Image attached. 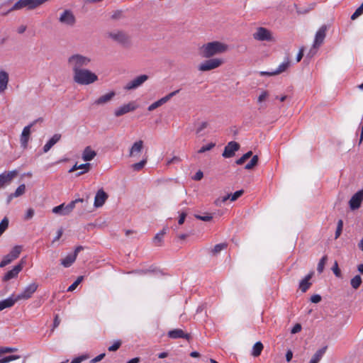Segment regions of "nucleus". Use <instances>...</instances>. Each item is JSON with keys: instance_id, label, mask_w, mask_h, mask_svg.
<instances>
[{"instance_id": "1", "label": "nucleus", "mask_w": 363, "mask_h": 363, "mask_svg": "<svg viewBox=\"0 0 363 363\" xmlns=\"http://www.w3.org/2000/svg\"><path fill=\"white\" fill-rule=\"evenodd\" d=\"M228 45L220 41H213L203 44L200 48V55L204 58H210L216 55L225 52Z\"/></svg>"}, {"instance_id": "2", "label": "nucleus", "mask_w": 363, "mask_h": 363, "mask_svg": "<svg viewBox=\"0 0 363 363\" xmlns=\"http://www.w3.org/2000/svg\"><path fill=\"white\" fill-rule=\"evenodd\" d=\"M91 62V59L81 54H74L67 58V65L72 69V74L84 69Z\"/></svg>"}, {"instance_id": "3", "label": "nucleus", "mask_w": 363, "mask_h": 363, "mask_svg": "<svg viewBox=\"0 0 363 363\" xmlns=\"http://www.w3.org/2000/svg\"><path fill=\"white\" fill-rule=\"evenodd\" d=\"M107 37L123 48H130L133 45L130 35L123 30H115L107 33Z\"/></svg>"}, {"instance_id": "4", "label": "nucleus", "mask_w": 363, "mask_h": 363, "mask_svg": "<svg viewBox=\"0 0 363 363\" xmlns=\"http://www.w3.org/2000/svg\"><path fill=\"white\" fill-rule=\"evenodd\" d=\"M98 80V76L89 69H84L73 74V81L79 85H89Z\"/></svg>"}, {"instance_id": "5", "label": "nucleus", "mask_w": 363, "mask_h": 363, "mask_svg": "<svg viewBox=\"0 0 363 363\" xmlns=\"http://www.w3.org/2000/svg\"><path fill=\"white\" fill-rule=\"evenodd\" d=\"M84 203L85 204H88L89 203V197L86 199H77L74 201H72L67 205L65 203H62L59 206L54 207L52 210V213L55 214H58L61 216H67L69 215L74 208L76 203Z\"/></svg>"}, {"instance_id": "6", "label": "nucleus", "mask_w": 363, "mask_h": 363, "mask_svg": "<svg viewBox=\"0 0 363 363\" xmlns=\"http://www.w3.org/2000/svg\"><path fill=\"white\" fill-rule=\"evenodd\" d=\"M253 38L259 41L274 42L272 33L266 28L258 27L252 34Z\"/></svg>"}, {"instance_id": "7", "label": "nucleus", "mask_w": 363, "mask_h": 363, "mask_svg": "<svg viewBox=\"0 0 363 363\" xmlns=\"http://www.w3.org/2000/svg\"><path fill=\"white\" fill-rule=\"evenodd\" d=\"M22 248L23 247L21 245L14 246L11 252L3 257V259L0 262V267L3 268L10 264L13 260L17 259L22 251Z\"/></svg>"}, {"instance_id": "8", "label": "nucleus", "mask_w": 363, "mask_h": 363, "mask_svg": "<svg viewBox=\"0 0 363 363\" xmlns=\"http://www.w3.org/2000/svg\"><path fill=\"white\" fill-rule=\"evenodd\" d=\"M223 63V60L222 59H209L199 65V70L202 72L209 71L220 67Z\"/></svg>"}, {"instance_id": "9", "label": "nucleus", "mask_w": 363, "mask_h": 363, "mask_svg": "<svg viewBox=\"0 0 363 363\" xmlns=\"http://www.w3.org/2000/svg\"><path fill=\"white\" fill-rule=\"evenodd\" d=\"M59 21L67 26L72 27L76 23V18L71 10H65L59 17Z\"/></svg>"}, {"instance_id": "10", "label": "nucleus", "mask_w": 363, "mask_h": 363, "mask_svg": "<svg viewBox=\"0 0 363 363\" xmlns=\"http://www.w3.org/2000/svg\"><path fill=\"white\" fill-rule=\"evenodd\" d=\"M148 79L149 76L147 74L139 75L134 78L133 80L128 82L124 86V89L127 91L135 89L140 86Z\"/></svg>"}, {"instance_id": "11", "label": "nucleus", "mask_w": 363, "mask_h": 363, "mask_svg": "<svg viewBox=\"0 0 363 363\" xmlns=\"http://www.w3.org/2000/svg\"><path fill=\"white\" fill-rule=\"evenodd\" d=\"M291 65V60L289 59V57H287L284 62H282L277 69H275L274 71H272V72H260V75L262 76H269V77H271V76H274V75H278V74H280L283 72H284L285 71L287 70V69Z\"/></svg>"}, {"instance_id": "12", "label": "nucleus", "mask_w": 363, "mask_h": 363, "mask_svg": "<svg viewBox=\"0 0 363 363\" xmlns=\"http://www.w3.org/2000/svg\"><path fill=\"white\" fill-rule=\"evenodd\" d=\"M24 259H22L20 262L16 265L11 270L5 274L2 278L3 281H8L11 279L17 277L19 272L23 269V264L25 263Z\"/></svg>"}, {"instance_id": "13", "label": "nucleus", "mask_w": 363, "mask_h": 363, "mask_svg": "<svg viewBox=\"0 0 363 363\" xmlns=\"http://www.w3.org/2000/svg\"><path fill=\"white\" fill-rule=\"evenodd\" d=\"M328 30V26L326 25H323L319 30L316 32L313 43V48H317L320 47L326 36V32Z\"/></svg>"}, {"instance_id": "14", "label": "nucleus", "mask_w": 363, "mask_h": 363, "mask_svg": "<svg viewBox=\"0 0 363 363\" xmlns=\"http://www.w3.org/2000/svg\"><path fill=\"white\" fill-rule=\"evenodd\" d=\"M240 145L235 141H231L225 147L222 156L225 158H230L235 155L236 151L240 149Z\"/></svg>"}, {"instance_id": "15", "label": "nucleus", "mask_w": 363, "mask_h": 363, "mask_svg": "<svg viewBox=\"0 0 363 363\" xmlns=\"http://www.w3.org/2000/svg\"><path fill=\"white\" fill-rule=\"evenodd\" d=\"M17 175L16 171L4 172L0 174V189L9 185Z\"/></svg>"}, {"instance_id": "16", "label": "nucleus", "mask_w": 363, "mask_h": 363, "mask_svg": "<svg viewBox=\"0 0 363 363\" xmlns=\"http://www.w3.org/2000/svg\"><path fill=\"white\" fill-rule=\"evenodd\" d=\"M363 201V189L355 193L349 201L350 207L352 210L357 209L360 207Z\"/></svg>"}, {"instance_id": "17", "label": "nucleus", "mask_w": 363, "mask_h": 363, "mask_svg": "<svg viewBox=\"0 0 363 363\" xmlns=\"http://www.w3.org/2000/svg\"><path fill=\"white\" fill-rule=\"evenodd\" d=\"M38 287V284L36 283H32L30 285H28L26 289L23 290V291L16 296L17 299L21 300V299H28L30 298L33 294L35 293Z\"/></svg>"}, {"instance_id": "18", "label": "nucleus", "mask_w": 363, "mask_h": 363, "mask_svg": "<svg viewBox=\"0 0 363 363\" xmlns=\"http://www.w3.org/2000/svg\"><path fill=\"white\" fill-rule=\"evenodd\" d=\"M137 108V106L135 102L131 101L127 104H124L115 110L114 115L116 117L121 116L127 113L133 111Z\"/></svg>"}, {"instance_id": "19", "label": "nucleus", "mask_w": 363, "mask_h": 363, "mask_svg": "<svg viewBox=\"0 0 363 363\" xmlns=\"http://www.w3.org/2000/svg\"><path fill=\"white\" fill-rule=\"evenodd\" d=\"M108 199V194L102 189L97 191L94 198V206L99 208L102 206Z\"/></svg>"}, {"instance_id": "20", "label": "nucleus", "mask_w": 363, "mask_h": 363, "mask_svg": "<svg viewBox=\"0 0 363 363\" xmlns=\"http://www.w3.org/2000/svg\"><path fill=\"white\" fill-rule=\"evenodd\" d=\"M33 126V123L24 127L21 135V145L23 148H26L30 135V128Z\"/></svg>"}, {"instance_id": "21", "label": "nucleus", "mask_w": 363, "mask_h": 363, "mask_svg": "<svg viewBox=\"0 0 363 363\" xmlns=\"http://www.w3.org/2000/svg\"><path fill=\"white\" fill-rule=\"evenodd\" d=\"M168 337L172 339L184 338L187 340L191 339L189 333H185L182 329H174L168 332Z\"/></svg>"}, {"instance_id": "22", "label": "nucleus", "mask_w": 363, "mask_h": 363, "mask_svg": "<svg viewBox=\"0 0 363 363\" xmlns=\"http://www.w3.org/2000/svg\"><path fill=\"white\" fill-rule=\"evenodd\" d=\"M115 96H116V92L114 91H111L99 97L94 102V104H95L96 106L104 105V104L110 102Z\"/></svg>"}, {"instance_id": "23", "label": "nucleus", "mask_w": 363, "mask_h": 363, "mask_svg": "<svg viewBox=\"0 0 363 363\" xmlns=\"http://www.w3.org/2000/svg\"><path fill=\"white\" fill-rule=\"evenodd\" d=\"M314 274L313 272H311L308 275L305 277L299 283V289L302 292H306L311 286V283L309 281Z\"/></svg>"}, {"instance_id": "24", "label": "nucleus", "mask_w": 363, "mask_h": 363, "mask_svg": "<svg viewBox=\"0 0 363 363\" xmlns=\"http://www.w3.org/2000/svg\"><path fill=\"white\" fill-rule=\"evenodd\" d=\"M96 155V152L90 146H86L82 153V160L85 162L92 160Z\"/></svg>"}, {"instance_id": "25", "label": "nucleus", "mask_w": 363, "mask_h": 363, "mask_svg": "<svg viewBox=\"0 0 363 363\" xmlns=\"http://www.w3.org/2000/svg\"><path fill=\"white\" fill-rule=\"evenodd\" d=\"M61 138V135L56 133L44 145L43 147V152H48L51 147L55 145Z\"/></svg>"}, {"instance_id": "26", "label": "nucleus", "mask_w": 363, "mask_h": 363, "mask_svg": "<svg viewBox=\"0 0 363 363\" xmlns=\"http://www.w3.org/2000/svg\"><path fill=\"white\" fill-rule=\"evenodd\" d=\"M9 82V74L5 71L0 72V93L6 88Z\"/></svg>"}, {"instance_id": "27", "label": "nucleus", "mask_w": 363, "mask_h": 363, "mask_svg": "<svg viewBox=\"0 0 363 363\" xmlns=\"http://www.w3.org/2000/svg\"><path fill=\"white\" fill-rule=\"evenodd\" d=\"M18 301V300L17 299L16 296L15 298L11 296L5 300L0 301V311L13 306Z\"/></svg>"}, {"instance_id": "28", "label": "nucleus", "mask_w": 363, "mask_h": 363, "mask_svg": "<svg viewBox=\"0 0 363 363\" xmlns=\"http://www.w3.org/2000/svg\"><path fill=\"white\" fill-rule=\"evenodd\" d=\"M143 148V140H140L134 143L130 150L129 156L130 157L134 156V154L135 152H141Z\"/></svg>"}, {"instance_id": "29", "label": "nucleus", "mask_w": 363, "mask_h": 363, "mask_svg": "<svg viewBox=\"0 0 363 363\" xmlns=\"http://www.w3.org/2000/svg\"><path fill=\"white\" fill-rule=\"evenodd\" d=\"M76 259V255L69 254L65 258L61 259V264L65 267H69Z\"/></svg>"}, {"instance_id": "30", "label": "nucleus", "mask_w": 363, "mask_h": 363, "mask_svg": "<svg viewBox=\"0 0 363 363\" xmlns=\"http://www.w3.org/2000/svg\"><path fill=\"white\" fill-rule=\"evenodd\" d=\"M327 348H328V347L325 346V347H323L322 348L318 350L315 352V353L313 355L311 360H312L316 363H318L320 362V360L321 359V358L323 357V356L324 355V354L325 353Z\"/></svg>"}, {"instance_id": "31", "label": "nucleus", "mask_w": 363, "mask_h": 363, "mask_svg": "<svg viewBox=\"0 0 363 363\" xmlns=\"http://www.w3.org/2000/svg\"><path fill=\"white\" fill-rule=\"evenodd\" d=\"M263 345L261 342H257L253 346L252 354L254 357L259 356L263 350Z\"/></svg>"}, {"instance_id": "32", "label": "nucleus", "mask_w": 363, "mask_h": 363, "mask_svg": "<svg viewBox=\"0 0 363 363\" xmlns=\"http://www.w3.org/2000/svg\"><path fill=\"white\" fill-rule=\"evenodd\" d=\"M362 283L360 275L354 276L350 281V284L354 289H357Z\"/></svg>"}, {"instance_id": "33", "label": "nucleus", "mask_w": 363, "mask_h": 363, "mask_svg": "<svg viewBox=\"0 0 363 363\" xmlns=\"http://www.w3.org/2000/svg\"><path fill=\"white\" fill-rule=\"evenodd\" d=\"M258 162H259L258 156L254 155L252 157L250 162L245 165V169H247V170L253 169L255 166L257 165Z\"/></svg>"}, {"instance_id": "34", "label": "nucleus", "mask_w": 363, "mask_h": 363, "mask_svg": "<svg viewBox=\"0 0 363 363\" xmlns=\"http://www.w3.org/2000/svg\"><path fill=\"white\" fill-rule=\"evenodd\" d=\"M228 247V245L227 243L225 242H223V243H220V244H217L214 246V247L211 250V252L213 254V255H217L218 253H219L221 250H225Z\"/></svg>"}, {"instance_id": "35", "label": "nucleus", "mask_w": 363, "mask_h": 363, "mask_svg": "<svg viewBox=\"0 0 363 363\" xmlns=\"http://www.w3.org/2000/svg\"><path fill=\"white\" fill-rule=\"evenodd\" d=\"M252 156V151H248L247 152H246L245 154H244L240 158H239L238 160H237L235 161V163L238 164V165H241L242 164L245 163V162L248 160L250 157H251Z\"/></svg>"}, {"instance_id": "36", "label": "nucleus", "mask_w": 363, "mask_h": 363, "mask_svg": "<svg viewBox=\"0 0 363 363\" xmlns=\"http://www.w3.org/2000/svg\"><path fill=\"white\" fill-rule=\"evenodd\" d=\"M327 261H328L327 255H324L320 259V260L319 261V262L318 264V267H317V270H318V273L321 274L323 272L324 267H325V265Z\"/></svg>"}, {"instance_id": "37", "label": "nucleus", "mask_w": 363, "mask_h": 363, "mask_svg": "<svg viewBox=\"0 0 363 363\" xmlns=\"http://www.w3.org/2000/svg\"><path fill=\"white\" fill-rule=\"evenodd\" d=\"M90 168H91L90 163L86 162L84 164H79V169H83V171L77 173L76 176L79 177V176L82 175L83 174L88 172L89 171Z\"/></svg>"}, {"instance_id": "38", "label": "nucleus", "mask_w": 363, "mask_h": 363, "mask_svg": "<svg viewBox=\"0 0 363 363\" xmlns=\"http://www.w3.org/2000/svg\"><path fill=\"white\" fill-rule=\"evenodd\" d=\"M208 123L207 121H203L198 124V126L196 129V134L197 135H201V132L206 129L208 126Z\"/></svg>"}, {"instance_id": "39", "label": "nucleus", "mask_w": 363, "mask_h": 363, "mask_svg": "<svg viewBox=\"0 0 363 363\" xmlns=\"http://www.w3.org/2000/svg\"><path fill=\"white\" fill-rule=\"evenodd\" d=\"M146 163H147V157L143 159V160H141L139 162L132 164V168L135 171H140V169H142L144 167V166L145 165Z\"/></svg>"}, {"instance_id": "40", "label": "nucleus", "mask_w": 363, "mask_h": 363, "mask_svg": "<svg viewBox=\"0 0 363 363\" xmlns=\"http://www.w3.org/2000/svg\"><path fill=\"white\" fill-rule=\"evenodd\" d=\"M9 227V219L5 217L0 223V236L5 232Z\"/></svg>"}, {"instance_id": "41", "label": "nucleus", "mask_w": 363, "mask_h": 363, "mask_svg": "<svg viewBox=\"0 0 363 363\" xmlns=\"http://www.w3.org/2000/svg\"><path fill=\"white\" fill-rule=\"evenodd\" d=\"M216 146V143H208V145H204V146H202L199 150H198V153L199 154H201V153H203L206 151H209L211 150H212L214 147Z\"/></svg>"}, {"instance_id": "42", "label": "nucleus", "mask_w": 363, "mask_h": 363, "mask_svg": "<svg viewBox=\"0 0 363 363\" xmlns=\"http://www.w3.org/2000/svg\"><path fill=\"white\" fill-rule=\"evenodd\" d=\"M123 11L122 10H116L113 12L111 16V18L113 21H117L123 18Z\"/></svg>"}, {"instance_id": "43", "label": "nucleus", "mask_w": 363, "mask_h": 363, "mask_svg": "<svg viewBox=\"0 0 363 363\" xmlns=\"http://www.w3.org/2000/svg\"><path fill=\"white\" fill-rule=\"evenodd\" d=\"M167 227H164L159 233H157L154 238V242L160 243L162 237L166 233Z\"/></svg>"}, {"instance_id": "44", "label": "nucleus", "mask_w": 363, "mask_h": 363, "mask_svg": "<svg viewBox=\"0 0 363 363\" xmlns=\"http://www.w3.org/2000/svg\"><path fill=\"white\" fill-rule=\"evenodd\" d=\"M26 191V185L21 184L13 193V196H16L17 197L22 196Z\"/></svg>"}, {"instance_id": "45", "label": "nucleus", "mask_w": 363, "mask_h": 363, "mask_svg": "<svg viewBox=\"0 0 363 363\" xmlns=\"http://www.w3.org/2000/svg\"><path fill=\"white\" fill-rule=\"evenodd\" d=\"M20 358L19 355H9L4 357V358L1 359V363H8L9 362L16 360Z\"/></svg>"}, {"instance_id": "46", "label": "nucleus", "mask_w": 363, "mask_h": 363, "mask_svg": "<svg viewBox=\"0 0 363 363\" xmlns=\"http://www.w3.org/2000/svg\"><path fill=\"white\" fill-rule=\"evenodd\" d=\"M18 350L16 347H0V354L15 352Z\"/></svg>"}, {"instance_id": "47", "label": "nucleus", "mask_w": 363, "mask_h": 363, "mask_svg": "<svg viewBox=\"0 0 363 363\" xmlns=\"http://www.w3.org/2000/svg\"><path fill=\"white\" fill-rule=\"evenodd\" d=\"M195 218L198 220H203V221H210L213 218V216L209 213H206L205 216H200L196 214Z\"/></svg>"}, {"instance_id": "48", "label": "nucleus", "mask_w": 363, "mask_h": 363, "mask_svg": "<svg viewBox=\"0 0 363 363\" xmlns=\"http://www.w3.org/2000/svg\"><path fill=\"white\" fill-rule=\"evenodd\" d=\"M89 358L88 354H82L73 359L71 363H81L82 361L86 360Z\"/></svg>"}, {"instance_id": "49", "label": "nucleus", "mask_w": 363, "mask_h": 363, "mask_svg": "<svg viewBox=\"0 0 363 363\" xmlns=\"http://www.w3.org/2000/svg\"><path fill=\"white\" fill-rule=\"evenodd\" d=\"M121 345V341L117 340L111 346H110L108 347V351L115 352L119 349Z\"/></svg>"}, {"instance_id": "50", "label": "nucleus", "mask_w": 363, "mask_h": 363, "mask_svg": "<svg viewBox=\"0 0 363 363\" xmlns=\"http://www.w3.org/2000/svg\"><path fill=\"white\" fill-rule=\"evenodd\" d=\"M332 270L337 277H341V272L340 269H339L338 264L336 261L335 262L334 265L332 267Z\"/></svg>"}, {"instance_id": "51", "label": "nucleus", "mask_w": 363, "mask_h": 363, "mask_svg": "<svg viewBox=\"0 0 363 363\" xmlns=\"http://www.w3.org/2000/svg\"><path fill=\"white\" fill-rule=\"evenodd\" d=\"M244 193L243 190H239L235 191L233 194H230V200L234 201L241 196Z\"/></svg>"}, {"instance_id": "52", "label": "nucleus", "mask_w": 363, "mask_h": 363, "mask_svg": "<svg viewBox=\"0 0 363 363\" xmlns=\"http://www.w3.org/2000/svg\"><path fill=\"white\" fill-rule=\"evenodd\" d=\"M161 106H162V104L160 103V100H157V101H155V102L152 103L151 105H150L147 108V110L149 111H152Z\"/></svg>"}, {"instance_id": "53", "label": "nucleus", "mask_w": 363, "mask_h": 363, "mask_svg": "<svg viewBox=\"0 0 363 363\" xmlns=\"http://www.w3.org/2000/svg\"><path fill=\"white\" fill-rule=\"evenodd\" d=\"M35 211L33 208H28L26 211V213L25 215L24 219L25 220H29L33 218L34 216Z\"/></svg>"}, {"instance_id": "54", "label": "nucleus", "mask_w": 363, "mask_h": 363, "mask_svg": "<svg viewBox=\"0 0 363 363\" xmlns=\"http://www.w3.org/2000/svg\"><path fill=\"white\" fill-rule=\"evenodd\" d=\"M268 96H269L268 91H262V94L258 97V99H257L258 102L261 103V102L264 101Z\"/></svg>"}, {"instance_id": "55", "label": "nucleus", "mask_w": 363, "mask_h": 363, "mask_svg": "<svg viewBox=\"0 0 363 363\" xmlns=\"http://www.w3.org/2000/svg\"><path fill=\"white\" fill-rule=\"evenodd\" d=\"M301 330V325L299 323H296L291 330L292 334H296Z\"/></svg>"}, {"instance_id": "56", "label": "nucleus", "mask_w": 363, "mask_h": 363, "mask_svg": "<svg viewBox=\"0 0 363 363\" xmlns=\"http://www.w3.org/2000/svg\"><path fill=\"white\" fill-rule=\"evenodd\" d=\"M321 301V296L318 294L313 295L311 297V301L314 303H318Z\"/></svg>"}, {"instance_id": "57", "label": "nucleus", "mask_w": 363, "mask_h": 363, "mask_svg": "<svg viewBox=\"0 0 363 363\" xmlns=\"http://www.w3.org/2000/svg\"><path fill=\"white\" fill-rule=\"evenodd\" d=\"M203 177V173L201 170H199L193 177L195 181H200Z\"/></svg>"}, {"instance_id": "58", "label": "nucleus", "mask_w": 363, "mask_h": 363, "mask_svg": "<svg viewBox=\"0 0 363 363\" xmlns=\"http://www.w3.org/2000/svg\"><path fill=\"white\" fill-rule=\"evenodd\" d=\"M105 355H106L105 353L100 354L99 355L96 356L95 358L92 359L91 360V363H96V362L101 361L105 357Z\"/></svg>"}, {"instance_id": "59", "label": "nucleus", "mask_w": 363, "mask_h": 363, "mask_svg": "<svg viewBox=\"0 0 363 363\" xmlns=\"http://www.w3.org/2000/svg\"><path fill=\"white\" fill-rule=\"evenodd\" d=\"M186 217V213H184V212L181 213L180 215H179L178 223L179 225H182L184 223Z\"/></svg>"}, {"instance_id": "60", "label": "nucleus", "mask_w": 363, "mask_h": 363, "mask_svg": "<svg viewBox=\"0 0 363 363\" xmlns=\"http://www.w3.org/2000/svg\"><path fill=\"white\" fill-rule=\"evenodd\" d=\"M303 52H304V47H301L300 49H299V52L296 56V61L297 62H300L301 60L302 59L303 56Z\"/></svg>"}, {"instance_id": "61", "label": "nucleus", "mask_w": 363, "mask_h": 363, "mask_svg": "<svg viewBox=\"0 0 363 363\" xmlns=\"http://www.w3.org/2000/svg\"><path fill=\"white\" fill-rule=\"evenodd\" d=\"M180 162H181L180 157H179L177 156H174L172 159H170L169 160L167 161V164L169 165L172 163H178Z\"/></svg>"}, {"instance_id": "62", "label": "nucleus", "mask_w": 363, "mask_h": 363, "mask_svg": "<svg viewBox=\"0 0 363 363\" xmlns=\"http://www.w3.org/2000/svg\"><path fill=\"white\" fill-rule=\"evenodd\" d=\"M62 233H63V229L61 228H60V229L57 230V235H56V237L53 239L52 242H56L57 240H58L61 238V236L62 235Z\"/></svg>"}, {"instance_id": "63", "label": "nucleus", "mask_w": 363, "mask_h": 363, "mask_svg": "<svg viewBox=\"0 0 363 363\" xmlns=\"http://www.w3.org/2000/svg\"><path fill=\"white\" fill-rule=\"evenodd\" d=\"M292 357H293V352L291 350H289L286 354V359L287 362H290L291 360Z\"/></svg>"}, {"instance_id": "64", "label": "nucleus", "mask_w": 363, "mask_h": 363, "mask_svg": "<svg viewBox=\"0 0 363 363\" xmlns=\"http://www.w3.org/2000/svg\"><path fill=\"white\" fill-rule=\"evenodd\" d=\"M171 99V98L169 96V95H166L165 96L161 98L160 100V103L162 104V105H163L164 104L167 103L168 101H169Z\"/></svg>"}]
</instances>
